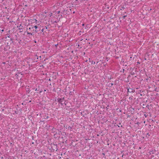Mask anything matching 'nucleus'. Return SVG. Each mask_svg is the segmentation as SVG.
I'll list each match as a JSON object with an SVG mask.
<instances>
[{
    "instance_id": "nucleus-1",
    "label": "nucleus",
    "mask_w": 159,
    "mask_h": 159,
    "mask_svg": "<svg viewBox=\"0 0 159 159\" xmlns=\"http://www.w3.org/2000/svg\"><path fill=\"white\" fill-rule=\"evenodd\" d=\"M30 20L32 23L34 24V26H31L30 27L27 28L26 31L27 34L32 35L35 32H37L36 29L37 28V25H39V22L37 21V20L35 19H31Z\"/></svg>"
},
{
    "instance_id": "nucleus-5",
    "label": "nucleus",
    "mask_w": 159,
    "mask_h": 159,
    "mask_svg": "<svg viewBox=\"0 0 159 159\" xmlns=\"http://www.w3.org/2000/svg\"><path fill=\"white\" fill-rule=\"evenodd\" d=\"M82 25L83 26H84V24H83Z\"/></svg>"
},
{
    "instance_id": "nucleus-2",
    "label": "nucleus",
    "mask_w": 159,
    "mask_h": 159,
    "mask_svg": "<svg viewBox=\"0 0 159 159\" xmlns=\"http://www.w3.org/2000/svg\"><path fill=\"white\" fill-rule=\"evenodd\" d=\"M60 11H57L55 13V14L51 13L49 14V19L51 22L53 23H57L59 20V18H60V15H59Z\"/></svg>"
},
{
    "instance_id": "nucleus-4",
    "label": "nucleus",
    "mask_w": 159,
    "mask_h": 159,
    "mask_svg": "<svg viewBox=\"0 0 159 159\" xmlns=\"http://www.w3.org/2000/svg\"><path fill=\"white\" fill-rule=\"evenodd\" d=\"M32 29H31L30 30V31L31 32V31H32Z\"/></svg>"
},
{
    "instance_id": "nucleus-6",
    "label": "nucleus",
    "mask_w": 159,
    "mask_h": 159,
    "mask_svg": "<svg viewBox=\"0 0 159 159\" xmlns=\"http://www.w3.org/2000/svg\"><path fill=\"white\" fill-rule=\"evenodd\" d=\"M3 31H4V30H2V32H3Z\"/></svg>"
},
{
    "instance_id": "nucleus-3",
    "label": "nucleus",
    "mask_w": 159,
    "mask_h": 159,
    "mask_svg": "<svg viewBox=\"0 0 159 159\" xmlns=\"http://www.w3.org/2000/svg\"><path fill=\"white\" fill-rule=\"evenodd\" d=\"M42 32H43L44 31V29H42L41 30Z\"/></svg>"
},
{
    "instance_id": "nucleus-8",
    "label": "nucleus",
    "mask_w": 159,
    "mask_h": 159,
    "mask_svg": "<svg viewBox=\"0 0 159 159\" xmlns=\"http://www.w3.org/2000/svg\"><path fill=\"white\" fill-rule=\"evenodd\" d=\"M95 62H94V63H93V64H95Z\"/></svg>"
},
{
    "instance_id": "nucleus-7",
    "label": "nucleus",
    "mask_w": 159,
    "mask_h": 159,
    "mask_svg": "<svg viewBox=\"0 0 159 159\" xmlns=\"http://www.w3.org/2000/svg\"><path fill=\"white\" fill-rule=\"evenodd\" d=\"M35 91H37V89H35Z\"/></svg>"
}]
</instances>
